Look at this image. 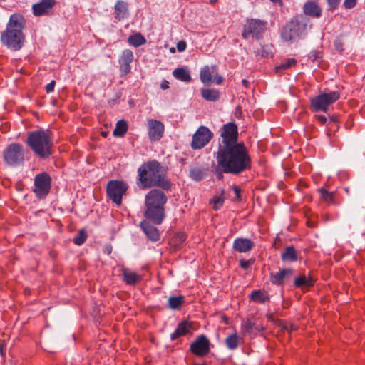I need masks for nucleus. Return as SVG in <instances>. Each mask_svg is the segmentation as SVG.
I'll use <instances>...</instances> for the list:
<instances>
[{
  "label": "nucleus",
  "mask_w": 365,
  "mask_h": 365,
  "mask_svg": "<svg viewBox=\"0 0 365 365\" xmlns=\"http://www.w3.org/2000/svg\"><path fill=\"white\" fill-rule=\"evenodd\" d=\"M201 94L203 98L209 101H216L220 97L219 92L215 89L203 88Z\"/></svg>",
  "instance_id": "2f4dec72"
},
{
  "label": "nucleus",
  "mask_w": 365,
  "mask_h": 365,
  "mask_svg": "<svg viewBox=\"0 0 365 365\" xmlns=\"http://www.w3.org/2000/svg\"><path fill=\"white\" fill-rule=\"evenodd\" d=\"M339 93L331 91L323 92L311 98V109L314 112H326L328 107L339 98Z\"/></svg>",
  "instance_id": "6e6552de"
},
{
  "label": "nucleus",
  "mask_w": 365,
  "mask_h": 365,
  "mask_svg": "<svg viewBox=\"0 0 365 365\" xmlns=\"http://www.w3.org/2000/svg\"><path fill=\"white\" fill-rule=\"evenodd\" d=\"M356 0H344V6L346 9H352L355 6Z\"/></svg>",
  "instance_id": "49530a36"
},
{
  "label": "nucleus",
  "mask_w": 365,
  "mask_h": 365,
  "mask_svg": "<svg viewBox=\"0 0 365 365\" xmlns=\"http://www.w3.org/2000/svg\"><path fill=\"white\" fill-rule=\"evenodd\" d=\"M169 82L167 81L166 80H164L161 83H160V88L163 89V90H165L167 88H169Z\"/></svg>",
  "instance_id": "bf43d9fd"
},
{
  "label": "nucleus",
  "mask_w": 365,
  "mask_h": 365,
  "mask_svg": "<svg viewBox=\"0 0 365 365\" xmlns=\"http://www.w3.org/2000/svg\"><path fill=\"white\" fill-rule=\"evenodd\" d=\"M222 77L220 76H217L216 75L214 78H213V81L215 82V84L217 85H219L222 82Z\"/></svg>",
  "instance_id": "6e6d98bb"
},
{
  "label": "nucleus",
  "mask_w": 365,
  "mask_h": 365,
  "mask_svg": "<svg viewBox=\"0 0 365 365\" xmlns=\"http://www.w3.org/2000/svg\"><path fill=\"white\" fill-rule=\"evenodd\" d=\"M34 192L36 197L39 199L45 198L51 189V178L46 172L38 173L34 178Z\"/></svg>",
  "instance_id": "9b49d317"
},
{
  "label": "nucleus",
  "mask_w": 365,
  "mask_h": 365,
  "mask_svg": "<svg viewBox=\"0 0 365 365\" xmlns=\"http://www.w3.org/2000/svg\"><path fill=\"white\" fill-rule=\"evenodd\" d=\"M55 85H56V82L53 80L51 81L48 84H47L46 86V93H49L53 91Z\"/></svg>",
  "instance_id": "3c124183"
},
{
  "label": "nucleus",
  "mask_w": 365,
  "mask_h": 365,
  "mask_svg": "<svg viewBox=\"0 0 365 365\" xmlns=\"http://www.w3.org/2000/svg\"><path fill=\"white\" fill-rule=\"evenodd\" d=\"M128 16V4L123 1H118L115 5V18L120 20Z\"/></svg>",
  "instance_id": "a878e982"
},
{
  "label": "nucleus",
  "mask_w": 365,
  "mask_h": 365,
  "mask_svg": "<svg viewBox=\"0 0 365 365\" xmlns=\"http://www.w3.org/2000/svg\"><path fill=\"white\" fill-rule=\"evenodd\" d=\"M128 42L130 45L134 47H138L145 43V38L140 33L130 35L128 38Z\"/></svg>",
  "instance_id": "72a5a7b5"
},
{
  "label": "nucleus",
  "mask_w": 365,
  "mask_h": 365,
  "mask_svg": "<svg viewBox=\"0 0 365 365\" xmlns=\"http://www.w3.org/2000/svg\"><path fill=\"white\" fill-rule=\"evenodd\" d=\"M268 317V319H269V320L272 321V322H274V317H273V315H272V314H269V315H268V317Z\"/></svg>",
  "instance_id": "69168bd1"
},
{
  "label": "nucleus",
  "mask_w": 365,
  "mask_h": 365,
  "mask_svg": "<svg viewBox=\"0 0 365 365\" xmlns=\"http://www.w3.org/2000/svg\"><path fill=\"white\" fill-rule=\"evenodd\" d=\"M56 0H41L32 6L33 14L36 16L46 15L50 13L56 4Z\"/></svg>",
  "instance_id": "f3484780"
},
{
  "label": "nucleus",
  "mask_w": 365,
  "mask_h": 365,
  "mask_svg": "<svg viewBox=\"0 0 365 365\" xmlns=\"http://www.w3.org/2000/svg\"><path fill=\"white\" fill-rule=\"evenodd\" d=\"M128 185L123 181L110 180L106 185L108 197L116 205H121L123 195L125 193Z\"/></svg>",
  "instance_id": "9d476101"
},
{
  "label": "nucleus",
  "mask_w": 365,
  "mask_h": 365,
  "mask_svg": "<svg viewBox=\"0 0 365 365\" xmlns=\"http://www.w3.org/2000/svg\"><path fill=\"white\" fill-rule=\"evenodd\" d=\"M240 266L244 269H247L252 264V262L250 260L241 259L240 261Z\"/></svg>",
  "instance_id": "de8ad7c7"
},
{
  "label": "nucleus",
  "mask_w": 365,
  "mask_h": 365,
  "mask_svg": "<svg viewBox=\"0 0 365 365\" xmlns=\"http://www.w3.org/2000/svg\"><path fill=\"white\" fill-rule=\"evenodd\" d=\"M283 262H295L297 260V252L294 246H289L285 248L284 252L281 255Z\"/></svg>",
  "instance_id": "c85d7f7f"
},
{
  "label": "nucleus",
  "mask_w": 365,
  "mask_h": 365,
  "mask_svg": "<svg viewBox=\"0 0 365 365\" xmlns=\"http://www.w3.org/2000/svg\"><path fill=\"white\" fill-rule=\"evenodd\" d=\"M255 302L259 303H265L269 301V298H252Z\"/></svg>",
  "instance_id": "4d7b16f0"
},
{
  "label": "nucleus",
  "mask_w": 365,
  "mask_h": 365,
  "mask_svg": "<svg viewBox=\"0 0 365 365\" xmlns=\"http://www.w3.org/2000/svg\"><path fill=\"white\" fill-rule=\"evenodd\" d=\"M289 330H288L289 331H292L295 329V327L293 325L289 324Z\"/></svg>",
  "instance_id": "338daca9"
},
{
  "label": "nucleus",
  "mask_w": 365,
  "mask_h": 365,
  "mask_svg": "<svg viewBox=\"0 0 365 365\" xmlns=\"http://www.w3.org/2000/svg\"><path fill=\"white\" fill-rule=\"evenodd\" d=\"M248 297H261V291L254 290L248 295Z\"/></svg>",
  "instance_id": "13d9d810"
},
{
  "label": "nucleus",
  "mask_w": 365,
  "mask_h": 365,
  "mask_svg": "<svg viewBox=\"0 0 365 365\" xmlns=\"http://www.w3.org/2000/svg\"><path fill=\"white\" fill-rule=\"evenodd\" d=\"M140 227L145 234L148 240L152 242H156L160 240V232L154 225H151L147 220H143L140 222Z\"/></svg>",
  "instance_id": "6ab92c4d"
},
{
  "label": "nucleus",
  "mask_w": 365,
  "mask_h": 365,
  "mask_svg": "<svg viewBox=\"0 0 365 365\" xmlns=\"http://www.w3.org/2000/svg\"><path fill=\"white\" fill-rule=\"evenodd\" d=\"M122 276L123 282L129 285H135L141 279V277L139 274L128 269H123Z\"/></svg>",
  "instance_id": "393cba45"
},
{
  "label": "nucleus",
  "mask_w": 365,
  "mask_h": 365,
  "mask_svg": "<svg viewBox=\"0 0 365 365\" xmlns=\"http://www.w3.org/2000/svg\"><path fill=\"white\" fill-rule=\"evenodd\" d=\"M187 46L186 42L184 41H180L177 43V48L179 52H182L185 50Z\"/></svg>",
  "instance_id": "8fccbe9b"
},
{
  "label": "nucleus",
  "mask_w": 365,
  "mask_h": 365,
  "mask_svg": "<svg viewBox=\"0 0 365 365\" xmlns=\"http://www.w3.org/2000/svg\"><path fill=\"white\" fill-rule=\"evenodd\" d=\"M183 298H168V307L171 309H178L183 303Z\"/></svg>",
  "instance_id": "a19ab883"
},
{
  "label": "nucleus",
  "mask_w": 365,
  "mask_h": 365,
  "mask_svg": "<svg viewBox=\"0 0 365 365\" xmlns=\"http://www.w3.org/2000/svg\"><path fill=\"white\" fill-rule=\"evenodd\" d=\"M254 247V242L248 238L239 237L234 240L232 247L238 252H247Z\"/></svg>",
  "instance_id": "4be33fe9"
},
{
  "label": "nucleus",
  "mask_w": 365,
  "mask_h": 365,
  "mask_svg": "<svg viewBox=\"0 0 365 365\" xmlns=\"http://www.w3.org/2000/svg\"><path fill=\"white\" fill-rule=\"evenodd\" d=\"M275 323L280 327H282L283 329L284 330H289V324H285L284 322L281 321V320H277L275 322Z\"/></svg>",
  "instance_id": "864d4df0"
},
{
  "label": "nucleus",
  "mask_w": 365,
  "mask_h": 365,
  "mask_svg": "<svg viewBox=\"0 0 365 365\" xmlns=\"http://www.w3.org/2000/svg\"><path fill=\"white\" fill-rule=\"evenodd\" d=\"M213 133L206 127L201 125L192 136L191 148L198 150L204 148L212 138Z\"/></svg>",
  "instance_id": "f8f14e48"
},
{
  "label": "nucleus",
  "mask_w": 365,
  "mask_h": 365,
  "mask_svg": "<svg viewBox=\"0 0 365 365\" xmlns=\"http://www.w3.org/2000/svg\"><path fill=\"white\" fill-rule=\"evenodd\" d=\"M4 163L9 167L16 168L24 164V147L18 143H12L6 146L3 152Z\"/></svg>",
  "instance_id": "423d86ee"
},
{
  "label": "nucleus",
  "mask_w": 365,
  "mask_h": 365,
  "mask_svg": "<svg viewBox=\"0 0 365 365\" xmlns=\"http://www.w3.org/2000/svg\"><path fill=\"white\" fill-rule=\"evenodd\" d=\"M329 10H334L338 8L341 0H327Z\"/></svg>",
  "instance_id": "c03bdc74"
},
{
  "label": "nucleus",
  "mask_w": 365,
  "mask_h": 365,
  "mask_svg": "<svg viewBox=\"0 0 365 365\" xmlns=\"http://www.w3.org/2000/svg\"><path fill=\"white\" fill-rule=\"evenodd\" d=\"M128 129V125L126 120L121 119L119 120L115 125V128L113 132L115 137L122 138L125 135Z\"/></svg>",
  "instance_id": "c756f323"
},
{
  "label": "nucleus",
  "mask_w": 365,
  "mask_h": 365,
  "mask_svg": "<svg viewBox=\"0 0 365 365\" xmlns=\"http://www.w3.org/2000/svg\"><path fill=\"white\" fill-rule=\"evenodd\" d=\"M144 216L155 225H160L165 217V206L145 205Z\"/></svg>",
  "instance_id": "4468645a"
},
{
  "label": "nucleus",
  "mask_w": 365,
  "mask_h": 365,
  "mask_svg": "<svg viewBox=\"0 0 365 365\" xmlns=\"http://www.w3.org/2000/svg\"><path fill=\"white\" fill-rule=\"evenodd\" d=\"M168 200L166 195L158 189H153L145 197V205L165 206Z\"/></svg>",
  "instance_id": "2eb2a0df"
},
{
  "label": "nucleus",
  "mask_w": 365,
  "mask_h": 365,
  "mask_svg": "<svg viewBox=\"0 0 365 365\" xmlns=\"http://www.w3.org/2000/svg\"><path fill=\"white\" fill-rule=\"evenodd\" d=\"M297 61L294 58H288L284 61L282 62L279 65H277L274 68V71L279 76L282 75L283 71H285L292 66L295 65Z\"/></svg>",
  "instance_id": "473e14b6"
},
{
  "label": "nucleus",
  "mask_w": 365,
  "mask_h": 365,
  "mask_svg": "<svg viewBox=\"0 0 365 365\" xmlns=\"http://www.w3.org/2000/svg\"><path fill=\"white\" fill-rule=\"evenodd\" d=\"M214 71H210L209 66H206L201 69L200 77L201 81L205 84H208L212 81V74Z\"/></svg>",
  "instance_id": "c9c22d12"
},
{
  "label": "nucleus",
  "mask_w": 365,
  "mask_h": 365,
  "mask_svg": "<svg viewBox=\"0 0 365 365\" xmlns=\"http://www.w3.org/2000/svg\"><path fill=\"white\" fill-rule=\"evenodd\" d=\"M26 143L41 159H48L52 155L53 140L48 130L39 129L28 133Z\"/></svg>",
  "instance_id": "20e7f679"
},
{
  "label": "nucleus",
  "mask_w": 365,
  "mask_h": 365,
  "mask_svg": "<svg viewBox=\"0 0 365 365\" xmlns=\"http://www.w3.org/2000/svg\"><path fill=\"white\" fill-rule=\"evenodd\" d=\"M309 19L304 15H299L292 18L282 28V39L287 43H294L304 38L307 34Z\"/></svg>",
  "instance_id": "39448f33"
},
{
  "label": "nucleus",
  "mask_w": 365,
  "mask_h": 365,
  "mask_svg": "<svg viewBox=\"0 0 365 365\" xmlns=\"http://www.w3.org/2000/svg\"><path fill=\"white\" fill-rule=\"evenodd\" d=\"M5 346L4 344H0V353L1 356L4 355V351H5Z\"/></svg>",
  "instance_id": "052dcab7"
},
{
  "label": "nucleus",
  "mask_w": 365,
  "mask_h": 365,
  "mask_svg": "<svg viewBox=\"0 0 365 365\" xmlns=\"http://www.w3.org/2000/svg\"><path fill=\"white\" fill-rule=\"evenodd\" d=\"M190 351L197 356H204L210 352V341L206 336H197L190 344Z\"/></svg>",
  "instance_id": "ddd939ff"
},
{
  "label": "nucleus",
  "mask_w": 365,
  "mask_h": 365,
  "mask_svg": "<svg viewBox=\"0 0 365 365\" xmlns=\"http://www.w3.org/2000/svg\"><path fill=\"white\" fill-rule=\"evenodd\" d=\"M224 173H226V172L225 171H222V168H219L217 166L216 170H215L216 178L218 180H222L223 178H224V175H223Z\"/></svg>",
  "instance_id": "a18cd8bd"
},
{
  "label": "nucleus",
  "mask_w": 365,
  "mask_h": 365,
  "mask_svg": "<svg viewBox=\"0 0 365 365\" xmlns=\"http://www.w3.org/2000/svg\"><path fill=\"white\" fill-rule=\"evenodd\" d=\"M160 163L156 160L143 163L138 169L137 185L141 190L158 187L165 191L172 188L170 180L165 176Z\"/></svg>",
  "instance_id": "f03ea898"
},
{
  "label": "nucleus",
  "mask_w": 365,
  "mask_h": 365,
  "mask_svg": "<svg viewBox=\"0 0 365 365\" xmlns=\"http://www.w3.org/2000/svg\"><path fill=\"white\" fill-rule=\"evenodd\" d=\"M220 137L222 139L219 141L217 148L245 145L243 142L238 140V128L237 125L232 122L227 123L222 126Z\"/></svg>",
  "instance_id": "0eeeda50"
},
{
  "label": "nucleus",
  "mask_w": 365,
  "mask_h": 365,
  "mask_svg": "<svg viewBox=\"0 0 365 365\" xmlns=\"http://www.w3.org/2000/svg\"><path fill=\"white\" fill-rule=\"evenodd\" d=\"M224 193L225 190H222L220 195L214 196L213 198L210 200V204H213V209L215 210H218L223 205L225 202V197H223Z\"/></svg>",
  "instance_id": "e433bc0d"
},
{
  "label": "nucleus",
  "mask_w": 365,
  "mask_h": 365,
  "mask_svg": "<svg viewBox=\"0 0 365 365\" xmlns=\"http://www.w3.org/2000/svg\"><path fill=\"white\" fill-rule=\"evenodd\" d=\"M266 26L267 23L264 21L255 19H249L244 26L242 36L245 39L252 36L256 40H259L262 38L263 34L266 30Z\"/></svg>",
  "instance_id": "1a4fd4ad"
},
{
  "label": "nucleus",
  "mask_w": 365,
  "mask_h": 365,
  "mask_svg": "<svg viewBox=\"0 0 365 365\" xmlns=\"http://www.w3.org/2000/svg\"><path fill=\"white\" fill-rule=\"evenodd\" d=\"M26 24L24 16L15 13L10 16L6 28L1 34V42L7 48L19 51L25 42V36L22 31Z\"/></svg>",
  "instance_id": "7ed1b4c3"
},
{
  "label": "nucleus",
  "mask_w": 365,
  "mask_h": 365,
  "mask_svg": "<svg viewBox=\"0 0 365 365\" xmlns=\"http://www.w3.org/2000/svg\"><path fill=\"white\" fill-rule=\"evenodd\" d=\"M303 11L306 16L313 18H319L322 16V9L317 3L308 1L304 4Z\"/></svg>",
  "instance_id": "412c9836"
},
{
  "label": "nucleus",
  "mask_w": 365,
  "mask_h": 365,
  "mask_svg": "<svg viewBox=\"0 0 365 365\" xmlns=\"http://www.w3.org/2000/svg\"><path fill=\"white\" fill-rule=\"evenodd\" d=\"M112 250H113V247H112L111 245L106 244L103 248V252L104 254H106L108 255L111 254Z\"/></svg>",
  "instance_id": "603ef678"
},
{
  "label": "nucleus",
  "mask_w": 365,
  "mask_h": 365,
  "mask_svg": "<svg viewBox=\"0 0 365 365\" xmlns=\"http://www.w3.org/2000/svg\"><path fill=\"white\" fill-rule=\"evenodd\" d=\"M244 329L247 333H251L253 330H256L257 331H259L261 330H263L264 328H259L257 325H256L255 323H252L250 320L246 321L244 324Z\"/></svg>",
  "instance_id": "ea45409f"
},
{
  "label": "nucleus",
  "mask_w": 365,
  "mask_h": 365,
  "mask_svg": "<svg viewBox=\"0 0 365 365\" xmlns=\"http://www.w3.org/2000/svg\"><path fill=\"white\" fill-rule=\"evenodd\" d=\"M294 285L300 288L304 292L314 285V280L304 274L299 275L294 279Z\"/></svg>",
  "instance_id": "5701e85b"
},
{
  "label": "nucleus",
  "mask_w": 365,
  "mask_h": 365,
  "mask_svg": "<svg viewBox=\"0 0 365 365\" xmlns=\"http://www.w3.org/2000/svg\"><path fill=\"white\" fill-rule=\"evenodd\" d=\"M133 60V52L129 49L124 50L118 60L120 71L123 74L126 75L130 72V63H132Z\"/></svg>",
  "instance_id": "a211bd4d"
},
{
  "label": "nucleus",
  "mask_w": 365,
  "mask_h": 365,
  "mask_svg": "<svg viewBox=\"0 0 365 365\" xmlns=\"http://www.w3.org/2000/svg\"><path fill=\"white\" fill-rule=\"evenodd\" d=\"M217 163L222 171L240 175L252 168V158L245 145L217 148Z\"/></svg>",
  "instance_id": "f257e3e1"
},
{
  "label": "nucleus",
  "mask_w": 365,
  "mask_h": 365,
  "mask_svg": "<svg viewBox=\"0 0 365 365\" xmlns=\"http://www.w3.org/2000/svg\"><path fill=\"white\" fill-rule=\"evenodd\" d=\"M86 238L87 234L85 230L81 229L78 231V235L73 238V241L76 245H81Z\"/></svg>",
  "instance_id": "58836bf2"
},
{
  "label": "nucleus",
  "mask_w": 365,
  "mask_h": 365,
  "mask_svg": "<svg viewBox=\"0 0 365 365\" xmlns=\"http://www.w3.org/2000/svg\"><path fill=\"white\" fill-rule=\"evenodd\" d=\"M319 192L321 194V198L328 204L334 202V192H329L326 189L321 187L319 189Z\"/></svg>",
  "instance_id": "4c0bfd02"
},
{
  "label": "nucleus",
  "mask_w": 365,
  "mask_h": 365,
  "mask_svg": "<svg viewBox=\"0 0 365 365\" xmlns=\"http://www.w3.org/2000/svg\"><path fill=\"white\" fill-rule=\"evenodd\" d=\"M148 137L151 141L159 140L163 135L164 125L159 120L150 119L148 120Z\"/></svg>",
  "instance_id": "dca6fc26"
},
{
  "label": "nucleus",
  "mask_w": 365,
  "mask_h": 365,
  "mask_svg": "<svg viewBox=\"0 0 365 365\" xmlns=\"http://www.w3.org/2000/svg\"><path fill=\"white\" fill-rule=\"evenodd\" d=\"M282 304H283V307H284V308L288 307H289L288 300H284H284H283V302H282Z\"/></svg>",
  "instance_id": "0e129e2a"
},
{
  "label": "nucleus",
  "mask_w": 365,
  "mask_h": 365,
  "mask_svg": "<svg viewBox=\"0 0 365 365\" xmlns=\"http://www.w3.org/2000/svg\"><path fill=\"white\" fill-rule=\"evenodd\" d=\"M233 191L236 195L237 199L238 200H241V195H240L241 190H240V187L236 185L233 186Z\"/></svg>",
  "instance_id": "5fc2aeb1"
},
{
  "label": "nucleus",
  "mask_w": 365,
  "mask_h": 365,
  "mask_svg": "<svg viewBox=\"0 0 365 365\" xmlns=\"http://www.w3.org/2000/svg\"><path fill=\"white\" fill-rule=\"evenodd\" d=\"M293 274L292 269H283L278 272H272L270 274V281L272 284L280 285L286 280L289 279Z\"/></svg>",
  "instance_id": "aec40b11"
},
{
  "label": "nucleus",
  "mask_w": 365,
  "mask_h": 365,
  "mask_svg": "<svg viewBox=\"0 0 365 365\" xmlns=\"http://www.w3.org/2000/svg\"><path fill=\"white\" fill-rule=\"evenodd\" d=\"M207 171V170L205 168L192 167L190 170L189 176L192 180L200 182L206 178Z\"/></svg>",
  "instance_id": "bb28decb"
},
{
  "label": "nucleus",
  "mask_w": 365,
  "mask_h": 365,
  "mask_svg": "<svg viewBox=\"0 0 365 365\" xmlns=\"http://www.w3.org/2000/svg\"><path fill=\"white\" fill-rule=\"evenodd\" d=\"M240 338L237 334L227 336L225 340V345L228 349L235 350L237 348Z\"/></svg>",
  "instance_id": "f704fd0d"
},
{
  "label": "nucleus",
  "mask_w": 365,
  "mask_h": 365,
  "mask_svg": "<svg viewBox=\"0 0 365 365\" xmlns=\"http://www.w3.org/2000/svg\"><path fill=\"white\" fill-rule=\"evenodd\" d=\"M242 85H243L245 88H247V87H248V86H249V82H248V81H247L246 79H243V80L242 81Z\"/></svg>",
  "instance_id": "680f3d73"
},
{
  "label": "nucleus",
  "mask_w": 365,
  "mask_h": 365,
  "mask_svg": "<svg viewBox=\"0 0 365 365\" xmlns=\"http://www.w3.org/2000/svg\"><path fill=\"white\" fill-rule=\"evenodd\" d=\"M179 240L180 242H183L185 240V237L184 234L179 235Z\"/></svg>",
  "instance_id": "e2e57ef3"
},
{
  "label": "nucleus",
  "mask_w": 365,
  "mask_h": 365,
  "mask_svg": "<svg viewBox=\"0 0 365 365\" xmlns=\"http://www.w3.org/2000/svg\"><path fill=\"white\" fill-rule=\"evenodd\" d=\"M173 76L181 81L190 82L192 78L189 71L182 67L177 68L173 71Z\"/></svg>",
  "instance_id": "cd10ccee"
},
{
  "label": "nucleus",
  "mask_w": 365,
  "mask_h": 365,
  "mask_svg": "<svg viewBox=\"0 0 365 365\" xmlns=\"http://www.w3.org/2000/svg\"><path fill=\"white\" fill-rule=\"evenodd\" d=\"M102 135L106 138L107 136V133L106 132H103L102 133Z\"/></svg>",
  "instance_id": "774afa93"
},
{
  "label": "nucleus",
  "mask_w": 365,
  "mask_h": 365,
  "mask_svg": "<svg viewBox=\"0 0 365 365\" xmlns=\"http://www.w3.org/2000/svg\"><path fill=\"white\" fill-rule=\"evenodd\" d=\"M334 45L335 46V48L339 51V52H341L343 51L344 48H343V44L341 41L340 39H336L334 41Z\"/></svg>",
  "instance_id": "09e8293b"
},
{
  "label": "nucleus",
  "mask_w": 365,
  "mask_h": 365,
  "mask_svg": "<svg viewBox=\"0 0 365 365\" xmlns=\"http://www.w3.org/2000/svg\"><path fill=\"white\" fill-rule=\"evenodd\" d=\"M317 118L319 122H320L322 124H326L327 123V125L329 126L327 131L328 135H330V133L332 131V130H334L335 128L336 129L338 128L337 121L334 117L330 118L329 120L324 115H317Z\"/></svg>",
  "instance_id": "7c9ffc66"
},
{
  "label": "nucleus",
  "mask_w": 365,
  "mask_h": 365,
  "mask_svg": "<svg viewBox=\"0 0 365 365\" xmlns=\"http://www.w3.org/2000/svg\"><path fill=\"white\" fill-rule=\"evenodd\" d=\"M272 46L266 45L262 46L261 48V56L262 57H267L270 53H272Z\"/></svg>",
  "instance_id": "37998d69"
},
{
  "label": "nucleus",
  "mask_w": 365,
  "mask_h": 365,
  "mask_svg": "<svg viewBox=\"0 0 365 365\" xmlns=\"http://www.w3.org/2000/svg\"><path fill=\"white\" fill-rule=\"evenodd\" d=\"M191 328L192 325L187 321H182L179 323L175 330L170 334L171 340H175L190 333Z\"/></svg>",
  "instance_id": "b1692460"
},
{
  "label": "nucleus",
  "mask_w": 365,
  "mask_h": 365,
  "mask_svg": "<svg viewBox=\"0 0 365 365\" xmlns=\"http://www.w3.org/2000/svg\"><path fill=\"white\" fill-rule=\"evenodd\" d=\"M309 58L312 61H317L322 58V53L319 51H311L309 53Z\"/></svg>",
  "instance_id": "79ce46f5"
}]
</instances>
